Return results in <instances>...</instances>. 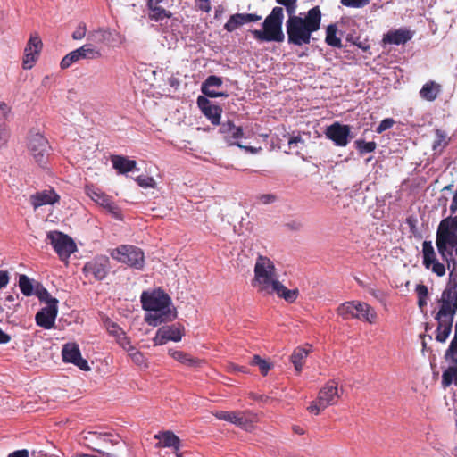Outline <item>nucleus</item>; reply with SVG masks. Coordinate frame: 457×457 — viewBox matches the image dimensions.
<instances>
[{
    "mask_svg": "<svg viewBox=\"0 0 457 457\" xmlns=\"http://www.w3.org/2000/svg\"><path fill=\"white\" fill-rule=\"evenodd\" d=\"M252 285L262 295H277L288 303H294L298 296L297 289H287L278 281L273 262L265 256L256 259Z\"/></svg>",
    "mask_w": 457,
    "mask_h": 457,
    "instance_id": "obj_1",
    "label": "nucleus"
},
{
    "mask_svg": "<svg viewBox=\"0 0 457 457\" xmlns=\"http://www.w3.org/2000/svg\"><path fill=\"white\" fill-rule=\"evenodd\" d=\"M140 299L142 308L149 312L145 314V320L150 326L156 327L174 320L177 316L176 309L172 307L171 298L161 288L152 292L144 291Z\"/></svg>",
    "mask_w": 457,
    "mask_h": 457,
    "instance_id": "obj_2",
    "label": "nucleus"
},
{
    "mask_svg": "<svg viewBox=\"0 0 457 457\" xmlns=\"http://www.w3.org/2000/svg\"><path fill=\"white\" fill-rule=\"evenodd\" d=\"M321 11L319 6L311 8L304 18L296 14L288 17L286 22L287 42L301 46L310 44L312 34L320 29Z\"/></svg>",
    "mask_w": 457,
    "mask_h": 457,
    "instance_id": "obj_3",
    "label": "nucleus"
},
{
    "mask_svg": "<svg viewBox=\"0 0 457 457\" xmlns=\"http://www.w3.org/2000/svg\"><path fill=\"white\" fill-rule=\"evenodd\" d=\"M436 245L451 274L457 268V216L447 217L439 223Z\"/></svg>",
    "mask_w": 457,
    "mask_h": 457,
    "instance_id": "obj_4",
    "label": "nucleus"
},
{
    "mask_svg": "<svg viewBox=\"0 0 457 457\" xmlns=\"http://www.w3.org/2000/svg\"><path fill=\"white\" fill-rule=\"evenodd\" d=\"M284 20V10L280 6L274 7L270 13L262 22V30H251L253 37L259 42H278L285 40V35L282 29Z\"/></svg>",
    "mask_w": 457,
    "mask_h": 457,
    "instance_id": "obj_5",
    "label": "nucleus"
},
{
    "mask_svg": "<svg viewBox=\"0 0 457 457\" xmlns=\"http://www.w3.org/2000/svg\"><path fill=\"white\" fill-rule=\"evenodd\" d=\"M110 31L104 28H99L88 32L87 43L77 48L76 51L80 60H96L102 56L100 45L104 44L110 37Z\"/></svg>",
    "mask_w": 457,
    "mask_h": 457,
    "instance_id": "obj_6",
    "label": "nucleus"
},
{
    "mask_svg": "<svg viewBox=\"0 0 457 457\" xmlns=\"http://www.w3.org/2000/svg\"><path fill=\"white\" fill-rule=\"evenodd\" d=\"M338 314L344 320L358 319L374 323L377 318L375 310L366 303L358 301L345 302L337 308Z\"/></svg>",
    "mask_w": 457,
    "mask_h": 457,
    "instance_id": "obj_7",
    "label": "nucleus"
},
{
    "mask_svg": "<svg viewBox=\"0 0 457 457\" xmlns=\"http://www.w3.org/2000/svg\"><path fill=\"white\" fill-rule=\"evenodd\" d=\"M37 295L39 299L46 300L47 305L37 312L35 320L37 326L45 328L51 329L54 328L58 308V301L52 297L46 289L38 291Z\"/></svg>",
    "mask_w": 457,
    "mask_h": 457,
    "instance_id": "obj_8",
    "label": "nucleus"
},
{
    "mask_svg": "<svg viewBox=\"0 0 457 457\" xmlns=\"http://www.w3.org/2000/svg\"><path fill=\"white\" fill-rule=\"evenodd\" d=\"M111 256L119 262L137 270H142L145 265L144 252L135 245H120L111 252Z\"/></svg>",
    "mask_w": 457,
    "mask_h": 457,
    "instance_id": "obj_9",
    "label": "nucleus"
},
{
    "mask_svg": "<svg viewBox=\"0 0 457 457\" xmlns=\"http://www.w3.org/2000/svg\"><path fill=\"white\" fill-rule=\"evenodd\" d=\"M339 397L337 384L330 380L320 390L317 400L312 402L308 410L311 413L318 415L328 406L336 404Z\"/></svg>",
    "mask_w": 457,
    "mask_h": 457,
    "instance_id": "obj_10",
    "label": "nucleus"
},
{
    "mask_svg": "<svg viewBox=\"0 0 457 457\" xmlns=\"http://www.w3.org/2000/svg\"><path fill=\"white\" fill-rule=\"evenodd\" d=\"M47 238L62 261L68 260L71 254L77 250L74 241L62 232L50 231L47 234Z\"/></svg>",
    "mask_w": 457,
    "mask_h": 457,
    "instance_id": "obj_11",
    "label": "nucleus"
},
{
    "mask_svg": "<svg viewBox=\"0 0 457 457\" xmlns=\"http://www.w3.org/2000/svg\"><path fill=\"white\" fill-rule=\"evenodd\" d=\"M28 148L36 162L44 167L49 156L50 146L41 134H32L29 138Z\"/></svg>",
    "mask_w": 457,
    "mask_h": 457,
    "instance_id": "obj_12",
    "label": "nucleus"
},
{
    "mask_svg": "<svg viewBox=\"0 0 457 457\" xmlns=\"http://www.w3.org/2000/svg\"><path fill=\"white\" fill-rule=\"evenodd\" d=\"M86 194L91 200L104 208L114 218H120V210L118 205L112 201V197L107 195L98 187L90 185L85 187Z\"/></svg>",
    "mask_w": 457,
    "mask_h": 457,
    "instance_id": "obj_13",
    "label": "nucleus"
},
{
    "mask_svg": "<svg viewBox=\"0 0 457 457\" xmlns=\"http://www.w3.org/2000/svg\"><path fill=\"white\" fill-rule=\"evenodd\" d=\"M422 262L426 269L431 270V271L438 277H442L445 274V266L436 259V252L431 241L425 240L422 243Z\"/></svg>",
    "mask_w": 457,
    "mask_h": 457,
    "instance_id": "obj_14",
    "label": "nucleus"
},
{
    "mask_svg": "<svg viewBox=\"0 0 457 457\" xmlns=\"http://www.w3.org/2000/svg\"><path fill=\"white\" fill-rule=\"evenodd\" d=\"M109 270V258L104 255H99L87 262L83 267V272L86 277H92L96 280L104 279Z\"/></svg>",
    "mask_w": 457,
    "mask_h": 457,
    "instance_id": "obj_15",
    "label": "nucleus"
},
{
    "mask_svg": "<svg viewBox=\"0 0 457 457\" xmlns=\"http://www.w3.org/2000/svg\"><path fill=\"white\" fill-rule=\"evenodd\" d=\"M325 136L331 140L336 146L345 147L349 143L350 127L337 121L327 127Z\"/></svg>",
    "mask_w": 457,
    "mask_h": 457,
    "instance_id": "obj_16",
    "label": "nucleus"
},
{
    "mask_svg": "<svg viewBox=\"0 0 457 457\" xmlns=\"http://www.w3.org/2000/svg\"><path fill=\"white\" fill-rule=\"evenodd\" d=\"M442 311L443 308L439 306V310L435 317L438 322L436 339L438 342L444 343L451 334L455 314L453 311L449 312L446 310L444 313H442Z\"/></svg>",
    "mask_w": 457,
    "mask_h": 457,
    "instance_id": "obj_17",
    "label": "nucleus"
},
{
    "mask_svg": "<svg viewBox=\"0 0 457 457\" xmlns=\"http://www.w3.org/2000/svg\"><path fill=\"white\" fill-rule=\"evenodd\" d=\"M182 336L183 328L179 325L162 326L158 328L153 338L154 345H162L169 341L179 342Z\"/></svg>",
    "mask_w": 457,
    "mask_h": 457,
    "instance_id": "obj_18",
    "label": "nucleus"
},
{
    "mask_svg": "<svg viewBox=\"0 0 457 457\" xmlns=\"http://www.w3.org/2000/svg\"><path fill=\"white\" fill-rule=\"evenodd\" d=\"M62 360L64 362L72 363L81 370H89L90 367L87 361L82 358L79 345L76 343H67L62 346Z\"/></svg>",
    "mask_w": 457,
    "mask_h": 457,
    "instance_id": "obj_19",
    "label": "nucleus"
},
{
    "mask_svg": "<svg viewBox=\"0 0 457 457\" xmlns=\"http://www.w3.org/2000/svg\"><path fill=\"white\" fill-rule=\"evenodd\" d=\"M42 49V41L37 34L31 35L24 49L22 67L31 69Z\"/></svg>",
    "mask_w": 457,
    "mask_h": 457,
    "instance_id": "obj_20",
    "label": "nucleus"
},
{
    "mask_svg": "<svg viewBox=\"0 0 457 457\" xmlns=\"http://www.w3.org/2000/svg\"><path fill=\"white\" fill-rule=\"evenodd\" d=\"M415 32L408 28L393 29L383 36V43L388 45H404L410 41Z\"/></svg>",
    "mask_w": 457,
    "mask_h": 457,
    "instance_id": "obj_21",
    "label": "nucleus"
},
{
    "mask_svg": "<svg viewBox=\"0 0 457 457\" xmlns=\"http://www.w3.org/2000/svg\"><path fill=\"white\" fill-rule=\"evenodd\" d=\"M197 105L204 115L210 120L212 124L219 125L220 123L222 109L219 105L212 104L211 101L204 96L197 97Z\"/></svg>",
    "mask_w": 457,
    "mask_h": 457,
    "instance_id": "obj_22",
    "label": "nucleus"
},
{
    "mask_svg": "<svg viewBox=\"0 0 457 457\" xmlns=\"http://www.w3.org/2000/svg\"><path fill=\"white\" fill-rule=\"evenodd\" d=\"M220 131L224 135V139L229 145H237L253 152L252 147L243 146L237 142V139L243 137V129L240 127H237L231 120L220 124Z\"/></svg>",
    "mask_w": 457,
    "mask_h": 457,
    "instance_id": "obj_23",
    "label": "nucleus"
},
{
    "mask_svg": "<svg viewBox=\"0 0 457 457\" xmlns=\"http://www.w3.org/2000/svg\"><path fill=\"white\" fill-rule=\"evenodd\" d=\"M439 306L443 308L442 313L446 310L455 314L457 312V286L446 287L441 294Z\"/></svg>",
    "mask_w": 457,
    "mask_h": 457,
    "instance_id": "obj_24",
    "label": "nucleus"
},
{
    "mask_svg": "<svg viewBox=\"0 0 457 457\" xmlns=\"http://www.w3.org/2000/svg\"><path fill=\"white\" fill-rule=\"evenodd\" d=\"M59 195L55 193L54 190H43L40 192H37L36 194L30 196V204L35 210L37 208L46 205V204H54L59 201Z\"/></svg>",
    "mask_w": 457,
    "mask_h": 457,
    "instance_id": "obj_25",
    "label": "nucleus"
},
{
    "mask_svg": "<svg viewBox=\"0 0 457 457\" xmlns=\"http://www.w3.org/2000/svg\"><path fill=\"white\" fill-rule=\"evenodd\" d=\"M154 438L160 440L156 447L172 448L174 453H178V450L180 449V439L171 431L160 432L154 436Z\"/></svg>",
    "mask_w": 457,
    "mask_h": 457,
    "instance_id": "obj_26",
    "label": "nucleus"
},
{
    "mask_svg": "<svg viewBox=\"0 0 457 457\" xmlns=\"http://www.w3.org/2000/svg\"><path fill=\"white\" fill-rule=\"evenodd\" d=\"M111 162L112 167L118 171L120 174H126L135 170L137 166V162L134 160H129V158L122 155H112Z\"/></svg>",
    "mask_w": 457,
    "mask_h": 457,
    "instance_id": "obj_27",
    "label": "nucleus"
},
{
    "mask_svg": "<svg viewBox=\"0 0 457 457\" xmlns=\"http://www.w3.org/2000/svg\"><path fill=\"white\" fill-rule=\"evenodd\" d=\"M441 85L430 80L425 83L420 88L419 94L421 99L428 102L435 101L441 92Z\"/></svg>",
    "mask_w": 457,
    "mask_h": 457,
    "instance_id": "obj_28",
    "label": "nucleus"
},
{
    "mask_svg": "<svg viewBox=\"0 0 457 457\" xmlns=\"http://www.w3.org/2000/svg\"><path fill=\"white\" fill-rule=\"evenodd\" d=\"M310 350L305 347H296L291 354L290 361L293 363L295 370L300 373L303 370V361L309 354Z\"/></svg>",
    "mask_w": 457,
    "mask_h": 457,
    "instance_id": "obj_29",
    "label": "nucleus"
},
{
    "mask_svg": "<svg viewBox=\"0 0 457 457\" xmlns=\"http://www.w3.org/2000/svg\"><path fill=\"white\" fill-rule=\"evenodd\" d=\"M169 354L174 360L187 367H197L200 364L198 359H195L182 351L170 350Z\"/></svg>",
    "mask_w": 457,
    "mask_h": 457,
    "instance_id": "obj_30",
    "label": "nucleus"
},
{
    "mask_svg": "<svg viewBox=\"0 0 457 457\" xmlns=\"http://www.w3.org/2000/svg\"><path fill=\"white\" fill-rule=\"evenodd\" d=\"M147 8L149 10V19L156 22H162L165 19H170L172 15L170 11H167L166 9L162 8L160 4H156Z\"/></svg>",
    "mask_w": 457,
    "mask_h": 457,
    "instance_id": "obj_31",
    "label": "nucleus"
},
{
    "mask_svg": "<svg viewBox=\"0 0 457 457\" xmlns=\"http://www.w3.org/2000/svg\"><path fill=\"white\" fill-rule=\"evenodd\" d=\"M337 27L336 24H329L326 29L325 42L333 47L341 48L343 46L342 41L337 37Z\"/></svg>",
    "mask_w": 457,
    "mask_h": 457,
    "instance_id": "obj_32",
    "label": "nucleus"
},
{
    "mask_svg": "<svg viewBox=\"0 0 457 457\" xmlns=\"http://www.w3.org/2000/svg\"><path fill=\"white\" fill-rule=\"evenodd\" d=\"M222 85L221 78L211 75L207 77L204 82L202 84L201 90L202 93L207 96L208 92H214L215 90L212 89V87H220Z\"/></svg>",
    "mask_w": 457,
    "mask_h": 457,
    "instance_id": "obj_33",
    "label": "nucleus"
},
{
    "mask_svg": "<svg viewBox=\"0 0 457 457\" xmlns=\"http://www.w3.org/2000/svg\"><path fill=\"white\" fill-rule=\"evenodd\" d=\"M19 287L21 292L26 295L29 296L33 295V284L32 280L29 278L26 275H20L19 277Z\"/></svg>",
    "mask_w": 457,
    "mask_h": 457,
    "instance_id": "obj_34",
    "label": "nucleus"
},
{
    "mask_svg": "<svg viewBox=\"0 0 457 457\" xmlns=\"http://www.w3.org/2000/svg\"><path fill=\"white\" fill-rule=\"evenodd\" d=\"M233 424L246 431H249L253 428V421L242 412H237Z\"/></svg>",
    "mask_w": 457,
    "mask_h": 457,
    "instance_id": "obj_35",
    "label": "nucleus"
},
{
    "mask_svg": "<svg viewBox=\"0 0 457 457\" xmlns=\"http://www.w3.org/2000/svg\"><path fill=\"white\" fill-rule=\"evenodd\" d=\"M251 365L258 366L261 373L265 376L268 374L269 370L271 369L272 364L268 362L267 361L262 359L259 355H254L250 361Z\"/></svg>",
    "mask_w": 457,
    "mask_h": 457,
    "instance_id": "obj_36",
    "label": "nucleus"
},
{
    "mask_svg": "<svg viewBox=\"0 0 457 457\" xmlns=\"http://www.w3.org/2000/svg\"><path fill=\"white\" fill-rule=\"evenodd\" d=\"M355 146L359 153L363 154L366 153L374 152L377 147V144L373 141L366 142L364 140L358 139L355 141Z\"/></svg>",
    "mask_w": 457,
    "mask_h": 457,
    "instance_id": "obj_37",
    "label": "nucleus"
},
{
    "mask_svg": "<svg viewBox=\"0 0 457 457\" xmlns=\"http://www.w3.org/2000/svg\"><path fill=\"white\" fill-rule=\"evenodd\" d=\"M80 59L79 57V54L75 50L70 52L69 54H67L61 61L60 62V67L64 70V69H67L69 67H71L73 63L79 62Z\"/></svg>",
    "mask_w": 457,
    "mask_h": 457,
    "instance_id": "obj_38",
    "label": "nucleus"
},
{
    "mask_svg": "<svg viewBox=\"0 0 457 457\" xmlns=\"http://www.w3.org/2000/svg\"><path fill=\"white\" fill-rule=\"evenodd\" d=\"M240 13L233 14L229 17L228 21L224 25V29L228 32H232L237 29L238 27L242 26V21L240 20Z\"/></svg>",
    "mask_w": 457,
    "mask_h": 457,
    "instance_id": "obj_39",
    "label": "nucleus"
},
{
    "mask_svg": "<svg viewBox=\"0 0 457 457\" xmlns=\"http://www.w3.org/2000/svg\"><path fill=\"white\" fill-rule=\"evenodd\" d=\"M276 3L285 7L288 17L296 14L297 0H276Z\"/></svg>",
    "mask_w": 457,
    "mask_h": 457,
    "instance_id": "obj_40",
    "label": "nucleus"
},
{
    "mask_svg": "<svg viewBox=\"0 0 457 457\" xmlns=\"http://www.w3.org/2000/svg\"><path fill=\"white\" fill-rule=\"evenodd\" d=\"M456 370V367H449L443 372L442 385L444 387L449 386L453 382Z\"/></svg>",
    "mask_w": 457,
    "mask_h": 457,
    "instance_id": "obj_41",
    "label": "nucleus"
},
{
    "mask_svg": "<svg viewBox=\"0 0 457 457\" xmlns=\"http://www.w3.org/2000/svg\"><path fill=\"white\" fill-rule=\"evenodd\" d=\"M445 358L451 359L453 362L457 363V332L452 339L450 345L445 353Z\"/></svg>",
    "mask_w": 457,
    "mask_h": 457,
    "instance_id": "obj_42",
    "label": "nucleus"
},
{
    "mask_svg": "<svg viewBox=\"0 0 457 457\" xmlns=\"http://www.w3.org/2000/svg\"><path fill=\"white\" fill-rule=\"evenodd\" d=\"M305 146V141L300 135L293 136L288 139V147L291 150H295L298 154V150L303 149Z\"/></svg>",
    "mask_w": 457,
    "mask_h": 457,
    "instance_id": "obj_43",
    "label": "nucleus"
},
{
    "mask_svg": "<svg viewBox=\"0 0 457 457\" xmlns=\"http://www.w3.org/2000/svg\"><path fill=\"white\" fill-rule=\"evenodd\" d=\"M112 435L107 432H98V431H88L85 436V439L89 442H94L95 440H103L107 441V439Z\"/></svg>",
    "mask_w": 457,
    "mask_h": 457,
    "instance_id": "obj_44",
    "label": "nucleus"
},
{
    "mask_svg": "<svg viewBox=\"0 0 457 457\" xmlns=\"http://www.w3.org/2000/svg\"><path fill=\"white\" fill-rule=\"evenodd\" d=\"M87 28L85 22H79L75 30L72 32L71 37L74 40H81L85 37H87Z\"/></svg>",
    "mask_w": 457,
    "mask_h": 457,
    "instance_id": "obj_45",
    "label": "nucleus"
},
{
    "mask_svg": "<svg viewBox=\"0 0 457 457\" xmlns=\"http://www.w3.org/2000/svg\"><path fill=\"white\" fill-rule=\"evenodd\" d=\"M370 0H340L342 5L350 8H362L369 4Z\"/></svg>",
    "mask_w": 457,
    "mask_h": 457,
    "instance_id": "obj_46",
    "label": "nucleus"
},
{
    "mask_svg": "<svg viewBox=\"0 0 457 457\" xmlns=\"http://www.w3.org/2000/svg\"><path fill=\"white\" fill-rule=\"evenodd\" d=\"M117 343L127 352L134 351V346L131 345L129 338L126 336L125 332L116 338Z\"/></svg>",
    "mask_w": 457,
    "mask_h": 457,
    "instance_id": "obj_47",
    "label": "nucleus"
},
{
    "mask_svg": "<svg viewBox=\"0 0 457 457\" xmlns=\"http://www.w3.org/2000/svg\"><path fill=\"white\" fill-rule=\"evenodd\" d=\"M136 181L137 182V184L140 187H145V188H147V187L153 188L155 186L154 179L152 177H148V176H144V175L138 176V177H137Z\"/></svg>",
    "mask_w": 457,
    "mask_h": 457,
    "instance_id": "obj_48",
    "label": "nucleus"
},
{
    "mask_svg": "<svg viewBox=\"0 0 457 457\" xmlns=\"http://www.w3.org/2000/svg\"><path fill=\"white\" fill-rule=\"evenodd\" d=\"M236 414H237L236 411H217L215 413V416L219 420H225V421H228V422L233 424L234 420L236 419Z\"/></svg>",
    "mask_w": 457,
    "mask_h": 457,
    "instance_id": "obj_49",
    "label": "nucleus"
},
{
    "mask_svg": "<svg viewBox=\"0 0 457 457\" xmlns=\"http://www.w3.org/2000/svg\"><path fill=\"white\" fill-rule=\"evenodd\" d=\"M395 121L392 118H386L381 120L378 126L376 128V132L381 134L382 132L391 129Z\"/></svg>",
    "mask_w": 457,
    "mask_h": 457,
    "instance_id": "obj_50",
    "label": "nucleus"
},
{
    "mask_svg": "<svg viewBox=\"0 0 457 457\" xmlns=\"http://www.w3.org/2000/svg\"><path fill=\"white\" fill-rule=\"evenodd\" d=\"M240 20L243 25L249 22H256L262 19V16L256 13H240Z\"/></svg>",
    "mask_w": 457,
    "mask_h": 457,
    "instance_id": "obj_51",
    "label": "nucleus"
},
{
    "mask_svg": "<svg viewBox=\"0 0 457 457\" xmlns=\"http://www.w3.org/2000/svg\"><path fill=\"white\" fill-rule=\"evenodd\" d=\"M133 362L137 365H142L145 362L143 353L134 347V351L128 352Z\"/></svg>",
    "mask_w": 457,
    "mask_h": 457,
    "instance_id": "obj_52",
    "label": "nucleus"
},
{
    "mask_svg": "<svg viewBox=\"0 0 457 457\" xmlns=\"http://www.w3.org/2000/svg\"><path fill=\"white\" fill-rule=\"evenodd\" d=\"M9 137V131L4 123H0V148H2L7 142Z\"/></svg>",
    "mask_w": 457,
    "mask_h": 457,
    "instance_id": "obj_53",
    "label": "nucleus"
},
{
    "mask_svg": "<svg viewBox=\"0 0 457 457\" xmlns=\"http://www.w3.org/2000/svg\"><path fill=\"white\" fill-rule=\"evenodd\" d=\"M107 330L109 334L115 337V338L122 335V333L124 332L117 324L113 322L108 324Z\"/></svg>",
    "mask_w": 457,
    "mask_h": 457,
    "instance_id": "obj_54",
    "label": "nucleus"
},
{
    "mask_svg": "<svg viewBox=\"0 0 457 457\" xmlns=\"http://www.w3.org/2000/svg\"><path fill=\"white\" fill-rule=\"evenodd\" d=\"M415 291L417 293L418 298H428V289L423 284L417 285Z\"/></svg>",
    "mask_w": 457,
    "mask_h": 457,
    "instance_id": "obj_55",
    "label": "nucleus"
},
{
    "mask_svg": "<svg viewBox=\"0 0 457 457\" xmlns=\"http://www.w3.org/2000/svg\"><path fill=\"white\" fill-rule=\"evenodd\" d=\"M10 112V107L4 102H0V123H3Z\"/></svg>",
    "mask_w": 457,
    "mask_h": 457,
    "instance_id": "obj_56",
    "label": "nucleus"
},
{
    "mask_svg": "<svg viewBox=\"0 0 457 457\" xmlns=\"http://www.w3.org/2000/svg\"><path fill=\"white\" fill-rule=\"evenodd\" d=\"M9 282V274L5 270H0V289L5 287Z\"/></svg>",
    "mask_w": 457,
    "mask_h": 457,
    "instance_id": "obj_57",
    "label": "nucleus"
},
{
    "mask_svg": "<svg viewBox=\"0 0 457 457\" xmlns=\"http://www.w3.org/2000/svg\"><path fill=\"white\" fill-rule=\"evenodd\" d=\"M259 199L262 204H269L276 200V196L272 194H264L260 195Z\"/></svg>",
    "mask_w": 457,
    "mask_h": 457,
    "instance_id": "obj_58",
    "label": "nucleus"
},
{
    "mask_svg": "<svg viewBox=\"0 0 457 457\" xmlns=\"http://www.w3.org/2000/svg\"><path fill=\"white\" fill-rule=\"evenodd\" d=\"M7 457H29V452L27 450H17L10 453Z\"/></svg>",
    "mask_w": 457,
    "mask_h": 457,
    "instance_id": "obj_59",
    "label": "nucleus"
},
{
    "mask_svg": "<svg viewBox=\"0 0 457 457\" xmlns=\"http://www.w3.org/2000/svg\"><path fill=\"white\" fill-rule=\"evenodd\" d=\"M11 340V337L2 330L0 328V344H7Z\"/></svg>",
    "mask_w": 457,
    "mask_h": 457,
    "instance_id": "obj_60",
    "label": "nucleus"
},
{
    "mask_svg": "<svg viewBox=\"0 0 457 457\" xmlns=\"http://www.w3.org/2000/svg\"><path fill=\"white\" fill-rule=\"evenodd\" d=\"M229 370L231 371H235V372H244V373H245L247 371V368L246 367L238 366V365H236V364H230L229 365Z\"/></svg>",
    "mask_w": 457,
    "mask_h": 457,
    "instance_id": "obj_61",
    "label": "nucleus"
},
{
    "mask_svg": "<svg viewBox=\"0 0 457 457\" xmlns=\"http://www.w3.org/2000/svg\"><path fill=\"white\" fill-rule=\"evenodd\" d=\"M207 96L208 97H212V98H214V97H226V96H228V94L225 93V92L214 91V92H208L207 93Z\"/></svg>",
    "mask_w": 457,
    "mask_h": 457,
    "instance_id": "obj_62",
    "label": "nucleus"
},
{
    "mask_svg": "<svg viewBox=\"0 0 457 457\" xmlns=\"http://www.w3.org/2000/svg\"><path fill=\"white\" fill-rule=\"evenodd\" d=\"M287 226L292 228V229H295V230H298L301 228L302 225L300 222H297V221H293L291 223H288Z\"/></svg>",
    "mask_w": 457,
    "mask_h": 457,
    "instance_id": "obj_63",
    "label": "nucleus"
},
{
    "mask_svg": "<svg viewBox=\"0 0 457 457\" xmlns=\"http://www.w3.org/2000/svg\"><path fill=\"white\" fill-rule=\"evenodd\" d=\"M428 303V298H418V306L420 309H423Z\"/></svg>",
    "mask_w": 457,
    "mask_h": 457,
    "instance_id": "obj_64",
    "label": "nucleus"
}]
</instances>
